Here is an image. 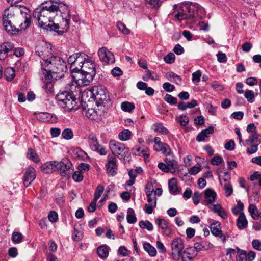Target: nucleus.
<instances>
[{
    "label": "nucleus",
    "mask_w": 261,
    "mask_h": 261,
    "mask_svg": "<svg viewBox=\"0 0 261 261\" xmlns=\"http://www.w3.org/2000/svg\"><path fill=\"white\" fill-rule=\"evenodd\" d=\"M60 13L62 22L66 29L69 28L71 15L70 10L67 5L61 1H50L45 4H42L39 7L35 9L33 16L36 19L41 28L47 23L53 22L54 19Z\"/></svg>",
    "instance_id": "f257e3e1"
},
{
    "label": "nucleus",
    "mask_w": 261,
    "mask_h": 261,
    "mask_svg": "<svg viewBox=\"0 0 261 261\" xmlns=\"http://www.w3.org/2000/svg\"><path fill=\"white\" fill-rule=\"evenodd\" d=\"M41 71L46 78L58 80L64 77L67 70L66 63L58 56H51L41 61Z\"/></svg>",
    "instance_id": "f03ea898"
},
{
    "label": "nucleus",
    "mask_w": 261,
    "mask_h": 261,
    "mask_svg": "<svg viewBox=\"0 0 261 261\" xmlns=\"http://www.w3.org/2000/svg\"><path fill=\"white\" fill-rule=\"evenodd\" d=\"M174 19L181 21L185 19H190L195 22L197 17L202 18L204 14V8L198 4L192 2H185L179 5L173 6Z\"/></svg>",
    "instance_id": "7ed1b4c3"
},
{
    "label": "nucleus",
    "mask_w": 261,
    "mask_h": 261,
    "mask_svg": "<svg viewBox=\"0 0 261 261\" xmlns=\"http://www.w3.org/2000/svg\"><path fill=\"white\" fill-rule=\"evenodd\" d=\"M56 98L60 106L67 111L76 110L79 108L77 99L71 91H60Z\"/></svg>",
    "instance_id": "20e7f679"
},
{
    "label": "nucleus",
    "mask_w": 261,
    "mask_h": 261,
    "mask_svg": "<svg viewBox=\"0 0 261 261\" xmlns=\"http://www.w3.org/2000/svg\"><path fill=\"white\" fill-rule=\"evenodd\" d=\"M109 148L112 151L111 154H114L120 160H125V157L129 153V149L124 144L114 140H111L109 143Z\"/></svg>",
    "instance_id": "39448f33"
},
{
    "label": "nucleus",
    "mask_w": 261,
    "mask_h": 261,
    "mask_svg": "<svg viewBox=\"0 0 261 261\" xmlns=\"http://www.w3.org/2000/svg\"><path fill=\"white\" fill-rule=\"evenodd\" d=\"M88 92L90 94V97L94 99L97 106L101 105L108 99L107 89L103 86L94 87Z\"/></svg>",
    "instance_id": "423d86ee"
},
{
    "label": "nucleus",
    "mask_w": 261,
    "mask_h": 261,
    "mask_svg": "<svg viewBox=\"0 0 261 261\" xmlns=\"http://www.w3.org/2000/svg\"><path fill=\"white\" fill-rule=\"evenodd\" d=\"M171 258L175 261L179 260L184 249V241L180 237L174 238L171 243Z\"/></svg>",
    "instance_id": "0eeeda50"
},
{
    "label": "nucleus",
    "mask_w": 261,
    "mask_h": 261,
    "mask_svg": "<svg viewBox=\"0 0 261 261\" xmlns=\"http://www.w3.org/2000/svg\"><path fill=\"white\" fill-rule=\"evenodd\" d=\"M76 73L77 74L75 76L73 75V77L77 85L80 87H83L89 85L95 75L94 72L85 73L84 72L79 71Z\"/></svg>",
    "instance_id": "6e6552de"
},
{
    "label": "nucleus",
    "mask_w": 261,
    "mask_h": 261,
    "mask_svg": "<svg viewBox=\"0 0 261 261\" xmlns=\"http://www.w3.org/2000/svg\"><path fill=\"white\" fill-rule=\"evenodd\" d=\"M88 142L90 148L93 151L98 152L101 155L107 154V152L106 148L99 144L98 139L95 134H91L89 135Z\"/></svg>",
    "instance_id": "1a4fd4ad"
},
{
    "label": "nucleus",
    "mask_w": 261,
    "mask_h": 261,
    "mask_svg": "<svg viewBox=\"0 0 261 261\" xmlns=\"http://www.w3.org/2000/svg\"><path fill=\"white\" fill-rule=\"evenodd\" d=\"M210 228L212 234L216 237H219L223 243H225L229 237L228 234H225L222 232L221 224L219 221H214L211 224Z\"/></svg>",
    "instance_id": "9d476101"
},
{
    "label": "nucleus",
    "mask_w": 261,
    "mask_h": 261,
    "mask_svg": "<svg viewBox=\"0 0 261 261\" xmlns=\"http://www.w3.org/2000/svg\"><path fill=\"white\" fill-rule=\"evenodd\" d=\"M106 167L107 173L109 175L113 176L117 173V159L114 154H108Z\"/></svg>",
    "instance_id": "9b49d317"
},
{
    "label": "nucleus",
    "mask_w": 261,
    "mask_h": 261,
    "mask_svg": "<svg viewBox=\"0 0 261 261\" xmlns=\"http://www.w3.org/2000/svg\"><path fill=\"white\" fill-rule=\"evenodd\" d=\"M82 71L85 72H94V74H96L95 65L93 61H92L91 58L89 57L88 59L85 61L84 65L80 68L76 66L72 69V73L78 72Z\"/></svg>",
    "instance_id": "f8f14e48"
},
{
    "label": "nucleus",
    "mask_w": 261,
    "mask_h": 261,
    "mask_svg": "<svg viewBox=\"0 0 261 261\" xmlns=\"http://www.w3.org/2000/svg\"><path fill=\"white\" fill-rule=\"evenodd\" d=\"M98 54L100 60L108 64H113L115 62L113 54L106 47H102L98 50Z\"/></svg>",
    "instance_id": "ddd939ff"
},
{
    "label": "nucleus",
    "mask_w": 261,
    "mask_h": 261,
    "mask_svg": "<svg viewBox=\"0 0 261 261\" xmlns=\"http://www.w3.org/2000/svg\"><path fill=\"white\" fill-rule=\"evenodd\" d=\"M36 172L35 168L31 166L28 167L25 169L23 177L24 186L28 187L36 178Z\"/></svg>",
    "instance_id": "4468645a"
},
{
    "label": "nucleus",
    "mask_w": 261,
    "mask_h": 261,
    "mask_svg": "<svg viewBox=\"0 0 261 261\" xmlns=\"http://www.w3.org/2000/svg\"><path fill=\"white\" fill-rule=\"evenodd\" d=\"M58 165L59 162L56 161L47 162L42 165L41 170L44 173H51L58 171Z\"/></svg>",
    "instance_id": "2eb2a0df"
},
{
    "label": "nucleus",
    "mask_w": 261,
    "mask_h": 261,
    "mask_svg": "<svg viewBox=\"0 0 261 261\" xmlns=\"http://www.w3.org/2000/svg\"><path fill=\"white\" fill-rule=\"evenodd\" d=\"M197 253L192 247L187 248L182 250L180 258L182 261H191L197 255Z\"/></svg>",
    "instance_id": "dca6fc26"
},
{
    "label": "nucleus",
    "mask_w": 261,
    "mask_h": 261,
    "mask_svg": "<svg viewBox=\"0 0 261 261\" xmlns=\"http://www.w3.org/2000/svg\"><path fill=\"white\" fill-rule=\"evenodd\" d=\"M217 197L216 193L212 189H207L204 191V197L205 199V205L210 207L215 200Z\"/></svg>",
    "instance_id": "f3484780"
},
{
    "label": "nucleus",
    "mask_w": 261,
    "mask_h": 261,
    "mask_svg": "<svg viewBox=\"0 0 261 261\" xmlns=\"http://www.w3.org/2000/svg\"><path fill=\"white\" fill-rule=\"evenodd\" d=\"M164 162L166 163L167 167L170 170V173L172 174H174L178 168V162L173 157H169L166 158L164 159Z\"/></svg>",
    "instance_id": "a211bd4d"
},
{
    "label": "nucleus",
    "mask_w": 261,
    "mask_h": 261,
    "mask_svg": "<svg viewBox=\"0 0 261 261\" xmlns=\"http://www.w3.org/2000/svg\"><path fill=\"white\" fill-rule=\"evenodd\" d=\"M214 132V127L212 126L201 130L197 136L196 140L198 142H202L205 140V139L212 134Z\"/></svg>",
    "instance_id": "6ab92c4d"
},
{
    "label": "nucleus",
    "mask_w": 261,
    "mask_h": 261,
    "mask_svg": "<svg viewBox=\"0 0 261 261\" xmlns=\"http://www.w3.org/2000/svg\"><path fill=\"white\" fill-rule=\"evenodd\" d=\"M153 149L157 152H161L165 156L170 155L171 151L170 147L165 143H162V145H154Z\"/></svg>",
    "instance_id": "aec40b11"
},
{
    "label": "nucleus",
    "mask_w": 261,
    "mask_h": 261,
    "mask_svg": "<svg viewBox=\"0 0 261 261\" xmlns=\"http://www.w3.org/2000/svg\"><path fill=\"white\" fill-rule=\"evenodd\" d=\"M3 21L5 22V24H9L11 21H15L16 17L13 13V11L7 8L5 10L3 16Z\"/></svg>",
    "instance_id": "412c9836"
},
{
    "label": "nucleus",
    "mask_w": 261,
    "mask_h": 261,
    "mask_svg": "<svg viewBox=\"0 0 261 261\" xmlns=\"http://www.w3.org/2000/svg\"><path fill=\"white\" fill-rule=\"evenodd\" d=\"M70 165L71 163L70 162H68L67 164H65L63 162H59V165H58V171H60L62 176L64 177L68 176V171L70 169Z\"/></svg>",
    "instance_id": "4be33fe9"
},
{
    "label": "nucleus",
    "mask_w": 261,
    "mask_h": 261,
    "mask_svg": "<svg viewBox=\"0 0 261 261\" xmlns=\"http://www.w3.org/2000/svg\"><path fill=\"white\" fill-rule=\"evenodd\" d=\"M165 77L170 82H174L177 85L181 84L182 79L181 77L173 72H168L165 74Z\"/></svg>",
    "instance_id": "5701e85b"
},
{
    "label": "nucleus",
    "mask_w": 261,
    "mask_h": 261,
    "mask_svg": "<svg viewBox=\"0 0 261 261\" xmlns=\"http://www.w3.org/2000/svg\"><path fill=\"white\" fill-rule=\"evenodd\" d=\"M15 21H11L9 24H5L4 21H3V25L5 30L10 34H16L18 33L19 30L17 28L14 24Z\"/></svg>",
    "instance_id": "b1692460"
},
{
    "label": "nucleus",
    "mask_w": 261,
    "mask_h": 261,
    "mask_svg": "<svg viewBox=\"0 0 261 261\" xmlns=\"http://www.w3.org/2000/svg\"><path fill=\"white\" fill-rule=\"evenodd\" d=\"M246 142L247 145L259 144L261 143V136L254 132L246 140Z\"/></svg>",
    "instance_id": "393cba45"
},
{
    "label": "nucleus",
    "mask_w": 261,
    "mask_h": 261,
    "mask_svg": "<svg viewBox=\"0 0 261 261\" xmlns=\"http://www.w3.org/2000/svg\"><path fill=\"white\" fill-rule=\"evenodd\" d=\"M247 224L248 221L245 214L244 213H240L237 220V227L240 229H243L247 227Z\"/></svg>",
    "instance_id": "a878e982"
},
{
    "label": "nucleus",
    "mask_w": 261,
    "mask_h": 261,
    "mask_svg": "<svg viewBox=\"0 0 261 261\" xmlns=\"http://www.w3.org/2000/svg\"><path fill=\"white\" fill-rule=\"evenodd\" d=\"M77 56L75 57L76 58V66L77 65L78 67L80 68L81 67L84 65V63L89 56L83 53H76Z\"/></svg>",
    "instance_id": "bb28decb"
},
{
    "label": "nucleus",
    "mask_w": 261,
    "mask_h": 261,
    "mask_svg": "<svg viewBox=\"0 0 261 261\" xmlns=\"http://www.w3.org/2000/svg\"><path fill=\"white\" fill-rule=\"evenodd\" d=\"M41 28L46 30L54 31L59 35L62 34L64 32L63 31L59 30L60 26L58 23H54L53 24H50L47 23L46 24L44 25V27H42Z\"/></svg>",
    "instance_id": "cd10ccee"
},
{
    "label": "nucleus",
    "mask_w": 261,
    "mask_h": 261,
    "mask_svg": "<svg viewBox=\"0 0 261 261\" xmlns=\"http://www.w3.org/2000/svg\"><path fill=\"white\" fill-rule=\"evenodd\" d=\"M97 253L101 258H105L108 257L109 254V249L107 245H102L98 247L97 249Z\"/></svg>",
    "instance_id": "c85d7f7f"
},
{
    "label": "nucleus",
    "mask_w": 261,
    "mask_h": 261,
    "mask_svg": "<svg viewBox=\"0 0 261 261\" xmlns=\"http://www.w3.org/2000/svg\"><path fill=\"white\" fill-rule=\"evenodd\" d=\"M168 187L170 193L175 194L178 191L177 179L175 178H172L168 181Z\"/></svg>",
    "instance_id": "c756f323"
},
{
    "label": "nucleus",
    "mask_w": 261,
    "mask_h": 261,
    "mask_svg": "<svg viewBox=\"0 0 261 261\" xmlns=\"http://www.w3.org/2000/svg\"><path fill=\"white\" fill-rule=\"evenodd\" d=\"M143 248L150 256L154 257L156 255V249L149 243H144Z\"/></svg>",
    "instance_id": "7c9ffc66"
},
{
    "label": "nucleus",
    "mask_w": 261,
    "mask_h": 261,
    "mask_svg": "<svg viewBox=\"0 0 261 261\" xmlns=\"http://www.w3.org/2000/svg\"><path fill=\"white\" fill-rule=\"evenodd\" d=\"M4 75L7 81H11L15 76V71L12 67L6 68L4 70Z\"/></svg>",
    "instance_id": "2f4dec72"
},
{
    "label": "nucleus",
    "mask_w": 261,
    "mask_h": 261,
    "mask_svg": "<svg viewBox=\"0 0 261 261\" xmlns=\"http://www.w3.org/2000/svg\"><path fill=\"white\" fill-rule=\"evenodd\" d=\"M126 219L127 222L129 224H133L137 222V219L136 216L135 211L133 208H128L127 211Z\"/></svg>",
    "instance_id": "473e14b6"
},
{
    "label": "nucleus",
    "mask_w": 261,
    "mask_h": 261,
    "mask_svg": "<svg viewBox=\"0 0 261 261\" xmlns=\"http://www.w3.org/2000/svg\"><path fill=\"white\" fill-rule=\"evenodd\" d=\"M45 81L46 82V84L44 86V88L45 89L46 91L48 93H52L54 92L53 89V84L57 80L54 79L53 78L48 79L46 78V76L44 75Z\"/></svg>",
    "instance_id": "72a5a7b5"
},
{
    "label": "nucleus",
    "mask_w": 261,
    "mask_h": 261,
    "mask_svg": "<svg viewBox=\"0 0 261 261\" xmlns=\"http://www.w3.org/2000/svg\"><path fill=\"white\" fill-rule=\"evenodd\" d=\"M132 135V132L128 129H124L118 134L119 139L121 141H127L130 138Z\"/></svg>",
    "instance_id": "f704fd0d"
},
{
    "label": "nucleus",
    "mask_w": 261,
    "mask_h": 261,
    "mask_svg": "<svg viewBox=\"0 0 261 261\" xmlns=\"http://www.w3.org/2000/svg\"><path fill=\"white\" fill-rule=\"evenodd\" d=\"M249 212L252 217L254 220H258L259 217V215L258 212V210L254 204H250L248 208Z\"/></svg>",
    "instance_id": "c9c22d12"
},
{
    "label": "nucleus",
    "mask_w": 261,
    "mask_h": 261,
    "mask_svg": "<svg viewBox=\"0 0 261 261\" xmlns=\"http://www.w3.org/2000/svg\"><path fill=\"white\" fill-rule=\"evenodd\" d=\"M13 43L9 42H4L0 46V51H3L4 54H7L13 49Z\"/></svg>",
    "instance_id": "e433bc0d"
},
{
    "label": "nucleus",
    "mask_w": 261,
    "mask_h": 261,
    "mask_svg": "<svg viewBox=\"0 0 261 261\" xmlns=\"http://www.w3.org/2000/svg\"><path fill=\"white\" fill-rule=\"evenodd\" d=\"M140 227L142 229H146L148 231H152L153 229L152 224L148 220H141L139 222Z\"/></svg>",
    "instance_id": "4c0bfd02"
},
{
    "label": "nucleus",
    "mask_w": 261,
    "mask_h": 261,
    "mask_svg": "<svg viewBox=\"0 0 261 261\" xmlns=\"http://www.w3.org/2000/svg\"><path fill=\"white\" fill-rule=\"evenodd\" d=\"M121 108L123 111L131 112L135 109V106L133 103L124 101L121 103Z\"/></svg>",
    "instance_id": "58836bf2"
},
{
    "label": "nucleus",
    "mask_w": 261,
    "mask_h": 261,
    "mask_svg": "<svg viewBox=\"0 0 261 261\" xmlns=\"http://www.w3.org/2000/svg\"><path fill=\"white\" fill-rule=\"evenodd\" d=\"M153 126L155 132H158L164 135H167L169 133L168 129L164 127L162 123L154 124Z\"/></svg>",
    "instance_id": "ea45409f"
},
{
    "label": "nucleus",
    "mask_w": 261,
    "mask_h": 261,
    "mask_svg": "<svg viewBox=\"0 0 261 261\" xmlns=\"http://www.w3.org/2000/svg\"><path fill=\"white\" fill-rule=\"evenodd\" d=\"M23 239V236L19 232L14 231L12 234V241L15 244L20 243L22 242Z\"/></svg>",
    "instance_id": "a19ab883"
},
{
    "label": "nucleus",
    "mask_w": 261,
    "mask_h": 261,
    "mask_svg": "<svg viewBox=\"0 0 261 261\" xmlns=\"http://www.w3.org/2000/svg\"><path fill=\"white\" fill-rule=\"evenodd\" d=\"M27 157L28 159L32 160L33 161L36 163L39 161L36 152L31 148L28 149L27 152Z\"/></svg>",
    "instance_id": "79ce46f5"
},
{
    "label": "nucleus",
    "mask_w": 261,
    "mask_h": 261,
    "mask_svg": "<svg viewBox=\"0 0 261 261\" xmlns=\"http://www.w3.org/2000/svg\"><path fill=\"white\" fill-rule=\"evenodd\" d=\"M205 108L207 110L208 113L213 116L217 115V106H214L211 103H206L205 104Z\"/></svg>",
    "instance_id": "37998d69"
},
{
    "label": "nucleus",
    "mask_w": 261,
    "mask_h": 261,
    "mask_svg": "<svg viewBox=\"0 0 261 261\" xmlns=\"http://www.w3.org/2000/svg\"><path fill=\"white\" fill-rule=\"evenodd\" d=\"M62 137L66 140H70L73 137V133L71 128H65L62 132Z\"/></svg>",
    "instance_id": "c03bdc74"
},
{
    "label": "nucleus",
    "mask_w": 261,
    "mask_h": 261,
    "mask_svg": "<svg viewBox=\"0 0 261 261\" xmlns=\"http://www.w3.org/2000/svg\"><path fill=\"white\" fill-rule=\"evenodd\" d=\"M38 117L41 121L44 122L48 123L51 121L52 116L49 113H42L39 115Z\"/></svg>",
    "instance_id": "a18cd8bd"
},
{
    "label": "nucleus",
    "mask_w": 261,
    "mask_h": 261,
    "mask_svg": "<svg viewBox=\"0 0 261 261\" xmlns=\"http://www.w3.org/2000/svg\"><path fill=\"white\" fill-rule=\"evenodd\" d=\"M104 191V187L101 185H98L96 187V189L94 192V199L95 200H98V199L101 196Z\"/></svg>",
    "instance_id": "49530a36"
},
{
    "label": "nucleus",
    "mask_w": 261,
    "mask_h": 261,
    "mask_svg": "<svg viewBox=\"0 0 261 261\" xmlns=\"http://www.w3.org/2000/svg\"><path fill=\"white\" fill-rule=\"evenodd\" d=\"M25 20L24 21V24L21 23L20 26L21 27V29L25 30L27 28L29 27L31 23V15L30 14H28L27 12H24Z\"/></svg>",
    "instance_id": "de8ad7c7"
},
{
    "label": "nucleus",
    "mask_w": 261,
    "mask_h": 261,
    "mask_svg": "<svg viewBox=\"0 0 261 261\" xmlns=\"http://www.w3.org/2000/svg\"><path fill=\"white\" fill-rule=\"evenodd\" d=\"M164 99L167 103L172 105L176 104L177 102V99L176 97H173L169 94H166L165 95Z\"/></svg>",
    "instance_id": "09e8293b"
},
{
    "label": "nucleus",
    "mask_w": 261,
    "mask_h": 261,
    "mask_svg": "<svg viewBox=\"0 0 261 261\" xmlns=\"http://www.w3.org/2000/svg\"><path fill=\"white\" fill-rule=\"evenodd\" d=\"M156 204L154 203L145 204L144 205V211L147 214H151L153 211V209L156 207Z\"/></svg>",
    "instance_id": "8fccbe9b"
},
{
    "label": "nucleus",
    "mask_w": 261,
    "mask_h": 261,
    "mask_svg": "<svg viewBox=\"0 0 261 261\" xmlns=\"http://www.w3.org/2000/svg\"><path fill=\"white\" fill-rule=\"evenodd\" d=\"M244 96L250 103H252L254 101L255 95L254 92L252 90H248L246 91L244 94Z\"/></svg>",
    "instance_id": "3c124183"
},
{
    "label": "nucleus",
    "mask_w": 261,
    "mask_h": 261,
    "mask_svg": "<svg viewBox=\"0 0 261 261\" xmlns=\"http://www.w3.org/2000/svg\"><path fill=\"white\" fill-rule=\"evenodd\" d=\"M117 27L118 30L124 35L129 34L130 33V30L121 22H117Z\"/></svg>",
    "instance_id": "603ef678"
},
{
    "label": "nucleus",
    "mask_w": 261,
    "mask_h": 261,
    "mask_svg": "<svg viewBox=\"0 0 261 261\" xmlns=\"http://www.w3.org/2000/svg\"><path fill=\"white\" fill-rule=\"evenodd\" d=\"M201 171V167L196 166H194L190 168L188 170V173H186L184 174L185 176H187L188 174L191 175H195L198 174Z\"/></svg>",
    "instance_id": "864d4df0"
},
{
    "label": "nucleus",
    "mask_w": 261,
    "mask_h": 261,
    "mask_svg": "<svg viewBox=\"0 0 261 261\" xmlns=\"http://www.w3.org/2000/svg\"><path fill=\"white\" fill-rule=\"evenodd\" d=\"M177 120L180 124L181 125L186 126L189 121L188 117L187 115H180L177 118Z\"/></svg>",
    "instance_id": "5fc2aeb1"
},
{
    "label": "nucleus",
    "mask_w": 261,
    "mask_h": 261,
    "mask_svg": "<svg viewBox=\"0 0 261 261\" xmlns=\"http://www.w3.org/2000/svg\"><path fill=\"white\" fill-rule=\"evenodd\" d=\"M72 153L75 159L80 158L83 156L85 152L80 148H75L72 149Z\"/></svg>",
    "instance_id": "6e6d98bb"
},
{
    "label": "nucleus",
    "mask_w": 261,
    "mask_h": 261,
    "mask_svg": "<svg viewBox=\"0 0 261 261\" xmlns=\"http://www.w3.org/2000/svg\"><path fill=\"white\" fill-rule=\"evenodd\" d=\"M243 203L241 201H239L238 202L237 206L232 208V212L234 215H237L239 214H240V213H242L241 211L243 210Z\"/></svg>",
    "instance_id": "4d7b16f0"
},
{
    "label": "nucleus",
    "mask_w": 261,
    "mask_h": 261,
    "mask_svg": "<svg viewBox=\"0 0 261 261\" xmlns=\"http://www.w3.org/2000/svg\"><path fill=\"white\" fill-rule=\"evenodd\" d=\"M237 261H246V251L239 249L236 256Z\"/></svg>",
    "instance_id": "13d9d810"
},
{
    "label": "nucleus",
    "mask_w": 261,
    "mask_h": 261,
    "mask_svg": "<svg viewBox=\"0 0 261 261\" xmlns=\"http://www.w3.org/2000/svg\"><path fill=\"white\" fill-rule=\"evenodd\" d=\"M175 55L172 53H169L164 58V61L168 64H172L175 61Z\"/></svg>",
    "instance_id": "bf43d9fd"
},
{
    "label": "nucleus",
    "mask_w": 261,
    "mask_h": 261,
    "mask_svg": "<svg viewBox=\"0 0 261 261\" xmlns=\"http://www.w3.org/2000/svg\"><path fill=\"white\" fill-rule=\"evenodd\" d=\"M224 189L226 194V196L229 197L232 194L233 192V189L231 185L229 182L224 184Z\"/></svg>",
    "instance_id": "052dcab7"
},
{
    "label": "nucleus",
    "mask_w": 261,
    "mask_h": 261,
    "mask_svg": "<svg viewBox=\"0 0 261 261\" xmlns=\"http://www.w3.org/2000/svg\"><path fill=\"white\" fill-rule=\"evenodd\" d=\"M77 56L76 54H74L71 55L67 60L68 63L69 64L71 65V70L74 68V66L76 67V58L75 57Z\"/></svg>",
    "instance_id": "680f3d73"
},
{
    "label": "nucleus",
    "mask_w": 261,
    "mask_h": 261,
    "mask_svg": "<svg viewBox=\"0 0 261 261\" xmlns=\"http://www.w3.org/2000/svg\"><path fill=\"white\" fill-rule=\"evenodd\" d=\"M163 89L168 92H171L175 90V86L169 82L164 83L163 84Z\"/></svg>",
    "instance_id": "e2e57ef3"
},
{
    "label": "nucleus",
    "mask_w": 261,
    "mask_h": 261,
    "mask_svg": "<svg viewBox=\"0 0 261 261\" xmlns=\"http://www.w3.org/2000/svg\"><path fill=\"white\" fill-rule=\"evenodd\" d=\"M201 76V72L198 70L192 73V82L194 83H198L200 80Z\"/></svg>",
    "instance_id": "0e129e2a"
},
{
    "label": "nucleus",
    "mask_w": 261,
    "mask_h": 261,
    "mask_svg": "<svg viewBox=\"0 0 261 261\" xmlns=\"http://www.w3.org/2000/svg\"><path fill=\"white\" fill-rule=\"evenodd\" d=\"M217 60L219 63H226L227 60V58L225 53L219 51L217 54Z\"/></svg>",
    "instance_id": "69168bd1"
},
{
    "label": "nucleus",
    "mask_w": 261,
    "mask_h": 261,
    "mask_svg": "<svg viewBox=\"0 0 261 261\" xmlns=\"http://www.w3.org/2000/svg\"><path fill=\"white\" fill-rule=\"evenodd\" d=\"M48 218L51 222L54 223L57 221L58 219V216L55 211H51L49 213L48 215Z\"/></svg>",
    "instance_id": "338daca9"
},
{
    "label": "nucleus",
    "mask_w": 261,
    "mask_h": 261,
    "mask_svg": "<svg viewBox=\"0 0 261 261\" xmlns=\"http://www.w3.org/2000/svg\"><path fill=\"white\" fill-rule=\"evenodd\" d=\"M72 178L75 182H80L83 179L82 173L80 171H76L72 175Z\"/></svg>",
    "instance_id": "774afa93"
}]
</instances>
